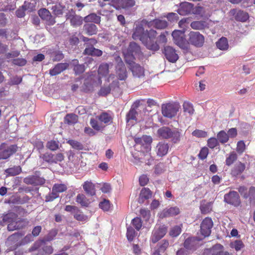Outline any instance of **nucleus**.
<instances>
[{"mask_svg": "<svg viewBox=\"0 0 255 255\" xmlns=\"http://www.w3.org/2000/svg\"><path fill=\"white\" fill-rule=\"evenodd\" d=\"M21 171V168L19 166H14L7 169L5 170L6 173L11 176H15L19 174Z\"/></svg>", "mask_w": 255, "mask_h": 255, "instance_id": "48", "label": "nucleus"}, {"mask_svg": "<svg viewBox=\"0 0 255 255\" xmlns=\"http://www.w3.org/2000/svg\"><path fill=\"white\" fill-rule=\"evenodd\" d=\"M132 224L137 231H139L141 229L142 225L141 220L138 217H136L132 219Z\"/></svg>", "mask_w": 255, "mask_h": 255, "instance_id": "54", "label": "nucleus"}, {"mask_svg": "<svg viewBox=\"0 0 255 255\" xmlns=\"http://www.w3.org/2000/svg\"><path fill=\"white\" fill-rule=\"evenodd\" d=\"M22 80L21 77L15 76L10 78L8 84L9 85H18L21 82Z\"/></svg>", "mask_w": 255, "mask_h": 255, "instance_id": "55", "label": "nucleus"}, {"mask_svg": "<svg viewBox=\"0 0 255 255\" xmlns=\"http://www.w3.org/2000/svg\"><path fill=\"white\" fill-rule=\"evenodd\" d=\"M180 108L179 104L168 103L162 105V114L165 117L172 118L174 117Z\"/></svg>", "mask_w": 255, "mask_h": 255, "instance_id": "6", "label": "nucleus"}, {"mask_svg": "<svg viewBox=\"0 0 255 255\" xmlns=\"http://www.w3.org/2000/svg\"><path fill=\"white\" fill-rule=\"evenodd\" d=\"M69 64L66 63H60L57 64L54 68L50 70V74L51 76H55L60 74L64 70L66 69L68 67Z\"/></svg>", "mask_w": 255, "mask_h": 255, "instance_id": "26", "label": "nucleus"}, {"mask_svg": "<svg viewBox=\"0 0 255 255\" xmlns=\"http://www.w3.org/2000/svg\"><path fill=\"white\" fill-rule=\"evenodd\" d=\"M163 53L167 60L170 62L174 63L178 59V54L175 49L170 46L164 47Z\"/></svg>", "mask_w": 255, "mask_h": 255, "instance_id": "14", "label": "nucleus"}, {"mask_svg": "<svg viewBox=\"0 0 255 255\" xmlns=\"http://www.w3.org/2000/svg\"><path fill=\"white\" fill-rule=\"evenodd\" d=\"M67 189V187L63 184H55L51 193L46 197V201H52L58 197V193L64 192Z\"/></svg>", "mask_w": 255, "mask_h": 255, "instance_id": "8", "label": "nucleus"}, {"mask_svg": "<svg viewBox=\"0 0 255 255\" xmlns=\"http://www.w3.org/2000/svg\"><path fill=\"white\" fill-rule=\"evenodd\" d=\"M23 181L27 184L34 185H41L44 183V179L35 175L29 176L25 177Z\"/></svg>", "mask_w": 255, "mask_h": 255, "instance_id": "20", "label": "nucleus"}, {"mask_svg": "<svg viewBox=\"0 0 255 255\" xmlns=\"http://www.w3.org/2000/svg\"><path fill=\"white\" fill-rule=\"evenodd\" d=\"M140 52L139 46L135 42H131L128 48L123 51L126 62H132L134 59V56L139 54Z\"/></svg>", "mask_w": 255, "mask_h": 255, "instance_id": "4", "label": "nucleus"}, {"mask_svg": "<svg viewBox=\"0 0 255 255\" xmlns=\"http://www.w3.org/2000/svg\"><path fill=\"white\" fill-rule=\"evenodd\" d=\"M168 246V242L166 240H163L161 242V244L159 245L158 249L153 253V255H161L162 253H164Z\"/></svg>", "mask_w": 255, "mask_h": 255, "instance_id": "41", "label": "nucleus"}, {"mask_svg": "<svg viewBox=\"0 0 255 255\" xmlns=\"http://www.w3.org/2000/svg\"><path fill=\"white\" fill-rule=\"evenodd\" d=\"M231 247L235 249L236 251H239L244 247V245L242 241L236 240L231 244Z\"/></svg>", "mask_w": 255, "mask_h": 255, "instance_id": "53", "label": "nucleus"}, {"mask_svg": "<svg viewBox=\"0 0 255 255\" xmlns=\"http://www.w3.org/2000/svg\"><path fill=\"white\" fill-rule=\"evenodd\" d=\"M246 149V145L244 141L240 140L238 142L237 144L236 151L239 153L242 154L244 152Z\"/></svg>", "mask_w": 255, "mask_h": 255, "instance_id": "56", "label": "nucleus"}, {"mask_svg": "<svg viewBox=\"0 0 255 255\" xmlns=\"http://www.w3.org/2000/svg\"><path fill=\"white\" fill-rule=\"evenodd\" d=\"M245 169V164L239 161L237 162L231 169V174L233 176H237L242 173Z\"/></svg>", "mask_w": 255, "mask_h": 255, "instance_id": "22", "label": "nucleus"}, {"mask_svg": "<svg viewBox=\"0 0 255 255\" xmlns=\"http://www.w3.org/2000/svg\"><path fill=\"white\" fill-rule=\"evenodd\" d=\"M208 153V148L207 147H203L201 149L198 154L199 157L202 160L204 159L207 157Z\"/></svg>", "mask_w": 255, "mask_h": 255, "instance_id": "62", "label": "nucleus"}, {"mask_svg": "<svg viewBox=\"0 0 255 255\" xmlns=\"http://www.w3.org/2000/svg\"><path fill=\"white\" fill-rule=\"evenodd\" d=\"M29 251L35 252L37 255H47L52 253L53 249L51 246H46L44 241H38L29 249Z\"/></svg>", "mask_w": 255, "mask_h": 255, "instance_id": "3", "label": "nucleus"}, {"mask_svg": "<svg viewBox=\"0 0 255 255\" xmlns=\"http://www.w3.org/2000/svg\"><path fill=\"white\" fill-rule=\"evenodd\" d=\"M147 42L151 45L154 44H157L156 42H154V40L156 37L157 32L153 29H150L149 31L146 30Z\"/></svg>", "mask_w": 255, "mask_h": 255, "instance_id": "38", "label": "nucleus"}, {"mask_svg": "<svg viewBox=\"0 0 255 255\" xmlns=\"http://www.w3.org/2000/svg\"><path fill=\"white\" fill-rule=\"evenodd\" d=\"M76 202L80 204L82 206H88L90 203L89 200L83 194H78L76 197Z\"/></svg>", "mask_w": 255, "mask_h": 255, "instance_id": "45", "label": "nucleus"}, {"mask_svg": "<svg viewBox=\"0 0 255 255\" xmlns=\"http://www.w3.org/2000/svg\"><path fill=\"white\" fill-rule=\"evenodd\" d=\"M217 138L222 143H225L229 140L228 134L224 130H221L217 134Z\"/></svg>", "mask_w": 255, "mask_h": 255, "instance_id": "46", "label": "nucleus"}, {"mask_svg": "<svg viewBox=\"0 0 255 255\" xmlns=\"http://www.w3.org/2000/svg\"><path fill=\"white\" fill-rule=\"evenodd\" d=\"M171 129L167 127H163L157 130L158 135L165 139L170 138L171 133Z\"/></svg>", "mask_w": 255, "mask_h": 255, "instance_id": "27", "label": "nucleus"}, {"mask_svg": "<svg viewBox=\"0 0 255 255\" xmlns=\"http://www.w3.org/2000/svg\"><path fill=\"white\" fill-rule=\"evenodd\" d=\"M200 239L195 237H189L184 242V246L188 250H194L198 246V242Z\"/></svg>", "mask_w": 255, "mask_h": 255, "instance_id": "19", "label": "nucleus"}, {"mask_svg": "<svg viewBox=\"0 0 255 255\" xmlns=\"http://www.w3.org/2000/svg\"><path fill=\"white\" fill-rule=\"evenodd\" d=\"M191 27L196 30H202L207 26V23L204 21H195L190 24Z\"/></svg>", "mask_w": 255, "mask_h": 255, "instance_id": "42", "label": "nucleus"}, {"mask_svg": "<svg viewBox=\"0 0 255 255\" xmlns=\"http://www.w3.org/2000/svg\"><path fill=\"white\" fill-rule=\"evenodd\" d=\"M249 14L246 12L240 10L235 16L236 19L241 21H246L249 18Z\"/></svg>", "mask_w": 255, "mask_h": 255, "instance_id": "47", "label": "nucleus"}, {"mask_svg": "<svg viewBox=\"0 0 255 255\" xmlns=\"http://www.w3.org/2000/svg\"><path fill=\"white\" fill-rule=\"evenodd\" d=\"M13 64L19 66H23L26 63V60L24 58L14 59L12 61Z\"/></svg>", "mask_w": 255, "mask_h": 255, "instance_id": "63", "label": "nucleus"}, {"mask_svg": "<svg viewBox=\"0 0 255 255\" xmlns=\"http://www.w3.org/2000/svg\"><path fill=\"white\" fill-rule=\"evenodd\" d=\"M96 119L104 125L111 122L112 118L107 113H103L99 116L96 117Z\"/></svg>", "mask_w": 255, "mask_h": 255, "instance_id": "43", "label": "nucleus"}, {"mask_svg": "<svg viewBox=\"0 0 255 255\" xmlns=\"http://www.w3.org/2000/svg\"><path fill=\"white\" fill-rule=\"evenodd\" d=\"M116 73L120 80H125L127 78V72L125 66L116 67Z\"/></svg>", "mask_w": 255, "mask_h": 255, "instance_id": "34", "label": "nucleus"}, {"mask_svg": "<svg viewBox=\"0 0 255 255\" xmlns=\"http://www.w3.org/2000/svg\"><path fill=\"white\" fill-rule=\"evenodd\" d=\"M218 144L217 139L214 137H211L208 140V146L211 148H214Z\"/></svg>", "mask_w": 255, "mask_h": 255, "instance_id": "64", "label": "nucleus"}, {"mask_svg": "<svg viewBox=\"0 0 255 255\" xmlns=\"http://www.w3.org/2000/svg\"><path fill=\"white\" fill-rule=\"evenodd\" d=\"M180 213V210L178 207H170L163 210L160 214V218H163L167 217L178 215Z\"/></svg>", "mask_w": 255, "mask_h": 255, "instance_id": "24", "label": "nucleus"}, {"mask_svg": "<svg viewBox=\"0 0 255 255\" xmlns=\"http://www.w3.org/2000/svg\"><path fill=\"white\" fill-rule=\"evenodd\" d=\"M224 201L228 204L234 206H239L241 204L240 196L238 193L234 191H230L224 195Z\"/></svg>", "mask_w": 255, "mask_h": 255, "instance_id": "9", "label": "nucleus"}, {"mask_svg": "<svg viewBox=\"0 0 255 255\" xmlns=\"http://www.w3.org/2000/svg\"><path fill=\"white\" fill-rule=\"evenodd\" d=\"M151 197V191L147 188L142 189L139 197L138 198V202L139 203H143L144 200L148 199Z\"/></svg>", "mask_w": 255, "mask_h": 255, "instance_id": "28", "label": "nucleus"}, {"mask_svg": "<svg viewBox=\"0 0 255 255\" xmlns=\"http://www.w3.org/2000/svg\"><path fill=\"white\" fill-rule=\"evenodd\" d=\"M63 8L60 5H55L52 7L51 9L53 10L54 14L59 15L62 14Z\"/></svg>", "mask_w": 255, "mask_h": 255, "instance_id": "59", "label": "nucleus"}, {"mask_svg": "<svg viewBox=\"0 0 255 255\" xmlns=\"http://www.w3.org/2000/svg\"><path fill=\"white\" fill-rule=\"evenodd\" d=\"M90 124L92 127L95 130L98 131H101L104 128L105 125L103 124L101 122H100L96 119H91L90 120Z\"/></svg>", "mask_w": 255, "mask_h": 255, "instance_id": "36", "label": "nucleus"}, {"mask_svg": "<svg viewBox=\"0 0 255 255\" xmlns=\"http://www.w3.org/2000/svg\"><path fill=\"white\" fill-rule=\"evenodd\" d=\"M188 43L196 47H201L205 42L204 36L198 31H191L188 34Z\"/></svg>", "mask_w": 255, "mask_h": 255, "instance_id": "5", "label": "nucleus"}, {"mask_svg": "<svg viewBox=\"0 0 255 255\" xmlns=\"http://www.w3.org/2000/svg\"><path fill=\"white\" fill-rule=\"evenodd\" d=\"M17 146L13 144L5 147V144L3 143L0 145V160L7 159L17 150Z\"/></svg>", "mask_w": 255, "mask_h": 255, "instance_id": "7", "label": "nucleus"}, {"mask_svg": "<svg viewBox=\"0 0 255 255\" xmlns=\"http://www.w3.org/2000/svg\"><path fill=\"white\" fill-rule=\"evenodd\" d=\"M182 136L181 130L177 128H174L171 130V140L173 143H176L180 140Z\"/></svg>", "mask_w": 255, "mask_h": 255, "instance_id": "31", "label": "nucleus"}, {"mask_svg": "<svg viewBox=\"0 0 255 255\" xmlns=\"http://www.w3.org/2000/svg\"><path fill=\"white\" fill-rule=\"evenodd\" d=\"M36 2L34 0L25 1L21 7L25 10L31 12L36 10Z\"/></svg>", "mask_w": 255, "mask_h": 255, "instance_id": "29", "label": "nucleus"}, {"mask_svg": "<svg viewBox=\"0 0 255 255\" xmlns=\"http://www.w3.org/2000/svg\"><path fill=\"white\" fill-rule=\"evenodd\" d=\"M84 20L86 22H93L96 23H99L101 21V17L94 13H92L85 16Z\"/></svg>", "mask_w": 255, "mask_h": 255, "instance_id": "39", "label": "nucleus"}, {"mask_svg": "<svg viewBox=\"0 0 255 255\" xmlns=\"http://www.w3.org/2000/svg\"><path fill=\"white\" fill-rule=\"evenodd\" d=\"M109 65L107 63H102L101 64L98 69V74L99 77L98 78V81L94 80V83H96L99 84L102 83V80L101 79V77L105 76L109 73Z\"/></svg>", "mask_w": 255, "mask_h": 255, "instance_id": "21", "label": "nucleus"}, {"mask_svg": "<svg viewBox=\"0 0 255 255\" xmlns=\"http://www.w3.org/2000/svg\"><path fill=\"white\" fill-rule=\"evenodd\" d=\"M222 249H223V246L220 244H217L213 246L212 248L206 250L204 252V254L219 255Z\"/></svg>", "mask_w": 255, "mask_h": 255, "instance_id": "30", "label": "nucleus"}, {"mask_svg": "<svg viewBox=\"0 0 255 255\" xmlns=\"http://www.w3.org/2000/svg\"><path fill=\"white\" fill-rule=\"evenodd\" d=\"M2 222L3 223L8 224L7 229L9 231L22 228L24 226L23 221L19 220L17 216L13 213L4 215L2 217Z\"/></svg>", "mask_w": 255, "mask_h": 255, "instance_id": "2", "label": "nucleus"}, {"mask_svg": "<svg viewBox=\"0 0 255 255\" xmlns=\"http://www.w3.org/2000/svg\"><path fill=\"white\" fill-rule=\"evenodd\" d=\"M99 206L103 210L107 211L110 209L111 204L109 200L104 199L100 203Z\"/></svg>", "mask_w": 255, "mask_h": 255, "instance_id": "58", "label": "nucleus"}, {"mask_svg": "<svg viewBox=\"0 0 255 255\" xmlns=\"http://www.w3.org/2000/svg\"><path fill=\"white\" fill-rule=\"evenodd\" d=\"M169 145L165 141L159 142L155 147V151L159 157L165 156L168 151Z\"/></svg>", "mask_w": 255, "mask_h": 255, "instance_id": "16", "label": "nucleus"}, {"mask_svg": "<svg viewBox=\"0 0 255 255\" xmlns=\"http://www.w3.org/2000/svg\"><path fill=\"white\" fill-rule=\"evenodd\" d=\"M39 16L46 21L47 24L52 25L55 23L54 18L52 16L50 11L46 8H41L38 10Z\"/></svg>", "mask_w": 255, "mask_h": 255, "instance_id": "13", "label": "nucleus"}, {"mask_svg": "<svg viewBox=\"0 0 255 255\" xmlns=\"http://www.w3.org/2000/svg\"><path fill=\"white\" fill-rule=\"evenodd\" d=\"M68 142L74 148H75L78 150H80L83 148L82 144L77 141H75L74 140H68Z\"/></svg>", "mask_w": 255, "mask_h": 255, "instance_id": "60", "label": "nucleus"}, {"mask_svg": "<svg viewBox=\"0 0 255 255\" xmlns=\"http://www.w3.org/2000/svg\"><path fill=\"white\" fill-rule=\"evenodd\" d=\"M119 4L123 8H127L134 5L135 1L133 0H119Z\"/></svg>", "mask_w": 255, "mask_h": 255, "instance_id": "50", "label": "nucleus"}, {"mask_svg": "<svg viewBox=\"0 0 255 255\" xmlns=\"http://www.w3.org/2000/svg\"><path fill=\"white\" fill-rule=\"evenodd\" d=\"M134 140L137 144H140L142 146H144L146 149V151L150 150V144L152 142V138L150 136L143 135L141 137L135 138Z\"/></svg>", "mask_w": 255, "mask_h": 255, "instance_id": "17", "label": "nucleus"}, {"mask_svg": "<svg viewBox=\"0 0 255 255\" xmlns=\"http://www.w3.org/2000/svg\"><path fill=\"white\" fill-rule=\"evenodd\" d=\"M200 210L203 214H207L212 211V203L211 202H202Z\"/></svg>", "mask_w": 255, "mask_h": 255, "instance_id": "44", "label": "nucleus"}, {"mask_svg": "<svg viewBox=\"0 0 255 255\" xmlns=\"http://www.w3.org/2000/svg\"><path fill=\"white\" fill-rule=\"evenodd\" d=\"M137 114L136 111L133 109H130L127 115V120L128 122L131 120H136V115Z\"/></svg>", "mask_w": 255, "mask_h": 255, "instance_id": "61", "label": "nucleus"}, {"mask_svg": "<svg viewBox=\"0 0 255 255\" xmlns=\"http://www.w3.org/2000/svg\"><path fill=\"white\" fill-rule=\"evenodd\" d=\"M237 158L238 155L235 152L232 151L230 152L228 155H227V157L225 160L226 165L228 166H231L237 160Z\"/></svg>", "mask_w": 255, "mask_h": 255, "instance_id": "40", "label": "nucleus"}, {"mask_svg": "<svg viewBox=\"0 0 255 255\" xmlns=\"http://www.w3.org/2000/svg\"><path fill=\"white\" fill-rule=\"evenodd\" d=\"M135 231L132 227H129L127 228V237L128 241H132L135 237Z\"/></svg>", "mask_w": 255, "mask_h": 255, "instance_id": "57", "label": "nucleus"}, {"mask_svg": "<svg viewBox=\"0 0 255 255\" xmlns=\"http://www.w3.org/2000/svg\"><path fill=\"white\" fill-rule=\"evenodd\" d=\"M83 189L86 192L91 195L95 194V189L94 184L91 181H86L83 184Z\"/></svg>", "mask_w": 255, "mask_h": 255, "instance_id": "32", "label": "nucleus"}, {"mask_svg": "<svg viewBox=\"0 0 255 255\" xmlns=\"http://www.w3.org/2000/svg\"><path fill=\"white\" fill-rule=\"evenodd\" d=\"M126 63L129 65V68L134 77L141 78L144 76V69L139 64L135 63L133 61Z\"/></svg>", "mask_w": 255, "mask_h": 255, "instance_id": "11", "label": "nucleus"}, {"mask_svg": "<svg viewBox=\"0 0 255 255\" xmlns=\"http://www.w3.org/2000/svg\"><path fill=\"white\" fill-rule=\"evenodd\" d=\"M66 16L67 19L70 20L71 24L75 27L81 25L84 20L82 17L76 15L73 10L69 11V13L67 14Z\"/></svg>", "mask_w": 255, "mask_h": 255, "instance_id": "15", "label": "nucleus"}, {"mask_svg": "<svg viewBox=\"0 0 255 255\" xmlns=\"http://www.w3.org/2000/svg\"><path fill=\"white\" fill-rule=\"evenodd\" d=\"M192 6L193 5L189 2H182L180 4V7L178 9V12L180 15H186L191 12Z\"/></svg>", "mask_w": 255, "mask_h": 255, "instance_id": "25", "label": "nucleus"}, {"mask_svg": "<svg viewBox=\"0 0 255 255\" xmlns=\"http://www.w3.org/2000/svg\"><path fill=\"white\" fill-rule=\"evenodd\" d=\"M213 223L211 218H206L201 224V233L205 238L210 235Z\"/></svg>", "mask_w": 255, "mask_h": 255, "instance_id": "12", "label": "nucleus"}, {"mask_svg": "<svg viewBox=\"0 0 255 255\" xmlns=\"http://www.w3.org/2000/svg\"><path fill=\"white\" fill-rule=\"evenodd\" d=\"M146 24L149 27H153L158 29H164L168 26V23L166 20L160 19H155L146 22Z\"/></svg>", "mask_w": 255, "mask_h": 255, "instance_id": "18", "label": "nucleus"}, {"mask_svg": "<svg viewBox=\"0 0 255 255\" xmlns=\"http://www.w3.org/2000/svg\"><path fill=\"white\" fill-rule=\"evenodd\" d=\"M84 53L86 54L93 56H100L102 54V51L98 49L94 48L93 46L86 48Z\"/></svg>", "mask_w": 255, "mask_h": 255, "instance_id": "37", "label": "nucleus"}, {"mask_svg": "<svg viewBox=\"0 0 255 255\" xmlns=\"http://www.w3.org/2000/svg\"><path fill=\"white\" fill-rule=\"evenodd\" d=\"M167 229L164 226H161L154 228L152 232L150 240L153 243H156L164 237L167 232Z\"/></svg>", "mask_w": 255, "mask_h": 255, "instance_id": "10", "label": "nucleus"}, {"mask_svg": "<svg viewBox=\"0 0 255 255\" xmlns=\"http://www.w3.org/2000/svg\"><path fill=\"white\" fill-rule=\"evenodd\" d=\"M184 30H175L172 33V36L174 40V42L179 46H181L184 42Z\"/></svg>", "mask_w": 255, "mask_h": 255, "instance_id": "23", "label": "nucleus"}, {"mask_svg": "<svg viewBox=\"0 0 255 255\" xmlns=\"http://www.w3.org/2000/svg\"><path fill=\"white\" fill-rule=\"evenodd\" d=\"M217 47L221 50H227L229 48L227 39L222 37L216 43Z\"/></svg>", "mask_w": 255, "mask_h": 255, "instance_id": "35", "label": "nucleus"}, {"mask_svg": "<svg viewBox=\"0 0 255 255\" xmlns=\"http://www.w3.org/2000/svg\"><path fill=\"white\" fill-rule=\"evenodd\" d=\"M83 29L86 33L89 35L96 34L98 31L96 25L94 24H85L83 27Z\"/></svg>", "mask_w": 255, "mask_h": 255, "instance_id": "33", "label": "nucleus"}, {"mask_svg": "<svg viewBox=\"0 0 255 255\" xmlns=\"http://www.w3.org/2000/svg\"><path fill=\"white\" fill-rule=\"evenodd\" d=\"M141 25H137L132 34V38L135 40L139 39L146 47L150 50L157 51L159 49L158 44H150L147 42L146 33Z\"/></svg>", "mask_w": 255, "mask_h": 255, "instance_id": "1", "label": "nucleus"}, {"mask_svg": "<svg viewBox=\"0 0 255 255\" xmlns=\"http://www.w3.org/2000/svg\"><path fill=\"white\" fill-rule=\"evenodd\" d=\"M182 225H177L172 228L169 232V235L172 237L178 236L181 232Z\"/></svg>", "mask_w": 255, "mask_h": 255, "instance_id": "49", "label": "nucleus"}, {"mask_svg": "<svg viewBox=\"0 0 255 255\" xmlns=\"http://www.w3.org/2000/svg\"><path fill=\"white\" fill-rule=\"evenodd\" d=\"M65 121L69 124H73L78 121L77 116L73 114H68L65 118Z\"/></svg>", "mask_w": 255, "mask_h": 255, "instance_id": "52", "label": "nucleus"}, {"mask_svg": "<svg viewBox=\"0 0 255 255\" xmlns=\"http://www.w3.org/2000/svg\"><path fill=\"white\" fill-rule=\"evenodd\" d=\"M183 110L185 113H188L190 116L194 113V109L192 105L189 102H184L183 105Z\"/></svg>", "mask_w": 255, "mask_h": 255, "instance_id": "51", "label": "nucleus"}]
</instances>
